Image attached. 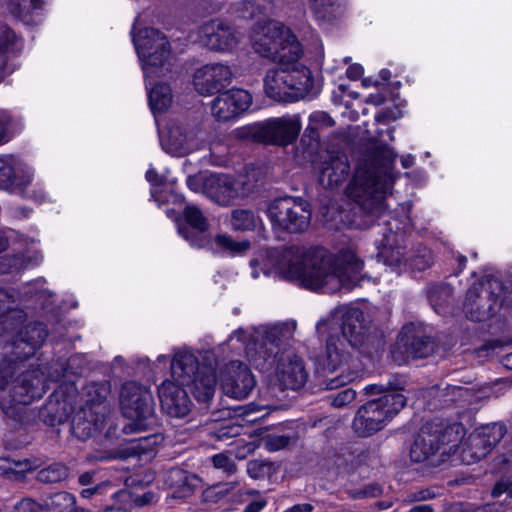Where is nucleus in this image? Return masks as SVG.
<instances>
[{"label": "nucleus", "instance_id": "f8f14e48", "mask_svg": "<svg viewBox=\"0 0 512 512\" xmlns=\"http://www.w3.org/2000/svg\"><path fill=\"white\" fill-rule=\"evenodd\" d=\"M120 404L123 415L131 420L123 428L125 433L144 430L153 422L154 400L146 387L133 381L124 383L120 392Z\"/></svg>", "mask_w": 512, "mask_h": 512}, {"label": "nucleus", "instance_id": "0e129e2a", "mask_svg": "<svg viewBox=\"0 0 512 512\" xmlns=\"http://www.w3.org/2000/svg\"><path fill=\"white\" fill-rule=\"evenodd\" d=\"M363 74V67L359 64L350 65L347 68L346 75L351 80H357Z\"/></svg>", "mask_w": 512, "mask_h": 512}, {"label": "nucleus", "instance_id": "5fc2aeb1", "mask_svg": "<svg viewBox=\"0 0 512 512\" xmlns=\"http://www.w3.org/2000/svg\"><path fill=\"white\" fill-rule=\"evenodd\" d=\"M356 398V392L350 388L340 391L332 400V405L334 407L340 408L344 407L351 402H353Z\"/></svg>", "mask_w": 512, "mask_h": 512}, {"label": "nucleus", "instance_id": "79ce46f5", "mask_svg": "<svg viewBox=\"0 0 512 512\" xmlns=\"http://www.w3.org/2000/svg\"><path fill=\"white\" fill-rule=\"evenodd\" d=\"M215 241L220 247L231 254H241L250 248L248 240L235 241L227 235H217Z\"/></svg>", "mask_w": 512, "mask_h": 512}, {"label": "nucleus", "instance_id": "8fccbe9b", "mask_svg": "<svg viewBox=\"0 0 512 512\" xmlns=\"http://www.w3.org/2000/svg\"><path fill=\"white\" fill-rule=\"evenodd\" d=\"M11 123L12 118L10 114L7 111L0 110V145L7 143L11 139Z\"/></svg>", "mask_w": 512, "mask_h": 512}, {"label": "nucleus", "instance_id": "423d86ee", "mask_svg": "<svg viewBox=\"0 0 512 512\" xmlns=\"http://www.w3.org/2000/svg\"><path fill=\"white\" fill-rule=\"evenodd\" d=\"M261 179V172L255 167H247L238 177L226 174H211L204 180L206 195L219 205H230L247 198Z\"/></svg>", "mask_w": 512, "mask_h": 512}, {"label": "nucleus", "instance_id": "49530a36", "mask_svg": "<svg viewBox=\"0 0 512 512\" xmlns=\"http://www.w3.org/2000/svg\"><path fill=\"white\" fill-rule=\"evenodd\" d=\"M20 192L24 193L26 197L31 198L39 203L50 202L53 200L52 195L45 189L44 185L39 182L35 184L33 189L27 190L26 188Z\"/></svg>", "mask_w": 512, "mask_h": 512}, {"label": "nucleus", "instance_id": "f3484780", "mask_svg": "<svg viewBox=\"0 0 512 512\" xmlns=\"http://www.w3.org/2000/svg\"><path fill=\"white\" fill-rule=\"evenodd\" d=\"M340 328L343 338L353 347H360L367 337L364 315L359 308H344L333 311L328 317L318 321L316 330L319 335Z\"/></svg>", "mask_w": 512, "mask_h": 512}, {"label": "nucleus", "instance_id": "bf43d9fd", "mask_svg": "<svg viewBox=\"0 0 512 512\" xmlns=\"http://www.w3.org/2000/svg\"><path fill=\"white\" fill-rule=\"evenodd\" d=\"M257 445L254 442H247L242 444V440H239L237 443L236 457L239 459H244L248 454H251L255 451Z\"/></svg>", "mask_w": 512, "mask_h": 512}, {"label": "nucleus", "instance_id": "e2e57ef3", "mask_svg": "<svg viewBox=\"0 0 512 512\" xmlns=\"http://www.w3.org/2000/svg\"><path fill=\"white\" fill-rule=\"evenodd\" d=\"M267 504V501L264 498H259L257 500L252 501L246 507L244 512H260Z\"/></svg>", "mask_w": 512, "mask_h": 512}, {"label": "nucleus", "instance_id": "4be33fe9", "mask_svg": "<svg viewBox=\"0 0 512 512\" xmlns=\"http://www.w3.org/2000/svg\"><path fill=\"white\" fill-rule=\"evenodd\" d=\"M34 180V169L20 158L11 155H0V188L23 191Z\"/></svg>", "mask_w": 512, "mask_h": 512}, {"label": "nucleus", "instance_id": "6e6552de", "mask_svg": "<svg viewBox=\"0 0 512 512\" xmlns=\"http://www.w3.org/2000/svg\"><path fill=\"white\" fill-rule=\"evenodd\" d=\"M133 43L145 78L162 76L169 71L170 44L163 33L145 28L133 33Z\"/></svg>", "mask_w": 512, "mask_h": 512}, {"label": "nucleus", "instance_id": "a18cd8bd", "mask_svg": "<svg viewBox=\"0 0 512 512\" xmlns=\"http://www.w3.org/2000/svg\"><path fill=\"white\" fill-rule=\"evenodd\" d=\"M213 466L222 470L227 475H232L237 471V466L232 458L225 453H219L212 457Z\"/></svg>", "mask_w": 512, "mask_h": 512}, {"label": "nucleus", "instance_id": "dca6fc26", "mask_svg": "<svg viewBox=\"0 0 512 512\" xmlns=\"http://www.w3.org/2000/svg\"><path fill=\"white\" fill-rule=\"evenodd\" d=\"M294 330L295 325L288 323L261 328L257 333V339L254 343V354H252L251 348H249L248 352L253 365L257 368L265 369L266 364H273L281 348L292 339Z\"/></svg>", "mask_w": 512, "mask_h": 512}, {"label": "nucleus", "instance_id": "13d9d810", "mask_svg": "<svg viewBox=\"0 0 512 512\" xmlns=\"http://www.w3.org/2000/svg\"><path fill=\"white\" fill-rule=\"evenodd\" d=\"M502 494H507L509 497H512V481L500 480L496 483L492 490V496L499 497Z\"/></svg>", "mask_w": 512, "mask_h": 512}, {"label": "nucleus", "instance_id": "052dcab7", "mask_svg": "<svg viewBox=\"0 0 512 512\" xmlns=\"http://www.w3.org/2000/svg\"><path fill=\"white\" fill-rule=\"evenodd\" d=\"M310 121L315 122L320 125L331 126L333 124V120L331 117L325 112H315L310 116Z\"/></svg>", "mask_w": 512, "mask_h": 512}, {"label": "nucleus", "instance_id": "de8ad7c7", "mask_svg": "<svg viewBox=\"0 0 512 512\" xmlns=\"http://www.w3.org/2000/svg\"><path fill=\"white\" fill-rule=\"evenodd\" d=\"M232 220L237 224H256L262 222L252 209H236L232 212Z\"/></svg>", "mask_w": 512, "mask_h": 512}, {"label": "nucleus", "instance_id": "ea45409f", "mask_svg": "<svg viewBox=\"0 0 512 512\" xmlns=\"http://www.w3.org/2000/svg\"><path fill=\"white\" fill-rule=\"evenodd\" d=\"M68 468L61 463H54L41 469L37 473V480L45 484H54L65 480L68 477Z\"/></svg>", "mask_w": 512, "mask_h": 512}, {"label": "nucleus", "instance_id": "aec40b11", "mask_svg": "<svg viewBox=\"0 0 512 512\" xmlns=\"http://www.w3.org/2000/svg\"><path fill=\"white\" fill-rule=\"evenodd\" d=\"M266 214L273 224H308L311 220L309 203L291 196L273 200L268 205Z\"/></svg>", "mask_w": 512, "mask_h": 512}, {"label": "nucleus", "instance_id": "2f4dec72", "mask_svg": "<svg viewBox=\"0 0 512 512\" xmlns=\"http://www.w3.org/2000/svg\"><path fill=\"white\" fill-rule=\"evenodd\" d=\"M164 481L173 490V497L185 498L193 493L199 483V478L195 474L175 467L166 472Z\"/></svg>", "mask_w": 512, "mask_h": 512}, {"label": "nucleus", "instance_id": "a19ab883", "mask_svg": "<svg viewBox=\"0 0 512 512\" xmlns=\"http://www.w3.org/2000/svg\"><path fill=\"white\" fill-rule=\"evenodd\" d=\"M113 498L122 503L132 501L135 506L142 507V506L153 503L156 499V495L153 492L148 491L142 495L133 496L127 490H120L113 494Z\"/></svg>", "mask_w": 512, "mask_h": 512}, {"label": "nucleus", "instance_id": "bb28decb", "mask_svg": "<svg viewBox=\"0 0 512 512\" xmlns=\"http://www.w3.org/2000/svg\"><path fill=\"white\" fill-rule=\"evenodd\" d=\"M351 357L345 342L337 335L331 334L325 347L313 356L318 370L334 372L349 362Z\"/></svg>", "mask_w": 512, "mask_h": 512}, {"label": "nucleus", "instance_id": "6e6d98bb", "mask_svg": "<svg viewBox=\"0 0 512 512\" xmlns=\"http://www.w3.org/2000/svg\"><path fill=\"white\" fill-rule=\"evenodd\" d=\"M436 496V492L431 488H423L417 491L411 492L407 495V502H417L432 499Z\"/></svg>", "mask_w": 512, "mask_h": 512}, {"label": "nucleus", "instance_id": "37998d69", "mask_svg": "<svg viewBox=\"0 0 512 512\" xmlns=\"http://www.w3.org/2000/svg\"><path fill=\"white\" fill-rule=\"evenodd\" d=\"M15 40L16 36L13 31L7 27L0 28V82L3 79V69L6 63L5 53Z\"/></svg>", "mask_w": 512, "mask_h": 512}, {"label": "nucleus", "instance_id": "0eeeda50", "mask_svg": "<svg viewBox=\"0 0 512 512\" xmlns=\"http://www.w3.org/2000/svg\"><path fill=\"white\" fill-rule=\"evenodd\" d=\"M464 428L461 424L444 425L433 420L425 423L414 438L410 447V459L420 463L433 456L441 446L454 448L462 440Z\"/></svg>", "mask_w": 512, "mask_h": 512}, {"label": "nucleus", "instance_id": "69168bd1", "mask_svg": "<svg viewBox=\"0 0 512 512\" xmlns=\"http://www.w3.org/2000/svg\"><path fill=\"white\" fill-rule=\"evenodd\" d=\"M30 210L27 208H16L12 211V219L15 221H24L29 218Z\"/></svg>", "mask_w": 512, "mask_h": 512}, {"label": "nucleus", "instance_id": "393cba45", "mask_svg": "<svg viewBox=\"0 0 512 512\" xmlns=\"http://www.w3.org/2000/svg\"><path fill=\"white\" fill-rule=\"evenodd\" d=\"M277 377L284 388L297 390L305 385L308 372L304 360L292 351H284L277 364Z\"/></svg>", "mask_w": 512, "mask_h": 512}, {"label": "nucleus", "instance_id": "412c9836", "mask_svg": "<svg viewBox=\"0 0 512 512\" xmlns=\"http://www.w3.org/2000/svg\"><path fill=\"white\" fill-rule=\"evenodd\" d=\"M233 76L232 69L227 64H206L194 72L193 86L200 95L210 96L230 85Z\"/></svg>", "mask_w": 512, "mask_h": 512}, {"label": "nucleus", "instance_id": "a878e982", "mask_svg": "<svg viewBox=\"0 0 512 512\" xmlns=\"http://www.w3.org/2000/svg\"><path fill=\"white\" fill-rule=\"evenodd\" d=\"M162 410L171 417L183 418L191 408V401L185 389L178 382L164 381L158 388Z\"/></svg>", "mask_w": 512, "mask_h": 512}, {"label": "nucleus", "instance_id": "603ef678", "mask_svg": "<svg viewBox=\"0 0 512 512\" xmlns=\"http://www.w3.org/2000/svg\"><path fill=\"white\" fill-rule=\"evenodd\" d=\"M17 512H45L44 501L39 503L32 498H23L14 505Z\"/></svg>", "mask_w": 512, "mask_h": 512}, {"label": "nucleus", "instance_id": "2eb2a0df", "mask_svg": "<svg viewBox=\"0 0 512 512\" xmlns=\"http://www.w3.org/2000/svg\"><path fill=\"white\" fill-rule=\"evenodd\" d=\"M502 285L498 280L486 279L472 285L463 305L466 316L472 321H484L492 317L502 302Z\"/></svg>", "mask_w": 512, "mask_h": 512}, {"label": "nucleus", "instance_id": "f257e3e1", "mask_svg": "<svg viewBox=\"0 0 512 512\" xmlns=\"http://www.w3.org/2000/svg\"><path fill=\"white\" fill-rule=\"evenodd\" d=\"M252 49L259 56L278 63L264 77L265 94L278 102H295L316 96L320 91L317 72L324 59L319 41L315 60L307 64L303 46L292 30L280 22L268 21L254 27L250 36Z\"/></svg>", "mask_w": 512, "mask_h": 512}, {"label": "nucleus", "instance_id": "680f3d73", "mask_svg": "<svg viewBox=\"0 0 512 512\" xmlns=\"http://www.w3.org/2000/svg\"><path fill=\"white\" fill-rule=\"evenodd\" d=\"M108 486H110L109 483H102L92 488H85L80 492V494L83 498L89 499L96 494H101L103 489Z\"/></svg>", "mask_w": 512, "mask_h": 512}, {"label": "nucleus", "instance_id": "39448f33", "mask_svg": "<svg viewBox=\"0 0 512 512\" xmlns=\"http://www.w3.org/2000/svg\"><path fill=\"white\" fill-rule=\"evenodd\" d=\"M172 377L182 386H191L194 397L203 403L213 398L216 373L210 366L200 367L196 356L188 350L175 353L171 362Z\"/></svg>", "mask_w": 512, "mask_h": 512}, {"label": "nucleus", "instance_id": "20e7f679", "mask_svg": "<svg viewBox=\"0 0 512 512\" xmlns=\"http://www.w3.org/2000/svg\"><path fill=\"white\" fill-rule=\"evenodd\" d=\"M405 380L392 376L386 384H372L365 387L367 394L385 393L361 406L352 423L353 430L361 437L371 436L382 430L406 405L403 390Z\"/></svg>", "mask_w": 512, "mask_h": 512}, {"label": "nucleus", "instance_id": "9b49d317", "mask_svg": "<svg viewBox=\"0 0 512 512\" xmlns=\"http://www.w3.org/2000/svg\"><path fill=\"white\" fill-rule=\"evenodd\" d=\"M46 390L43 372L39 369L27 370L13 381L8 395L0 396V407L7 417L16 419L22 406L42 398Z\"/></svg>", "mask_w": 512, "mask_h": 512}, {"label": "nucleus", "instance_id": "ddd939ff", "mask_svg": "<svg viewBox=\"0 0 512 512\" xmlns=\"http://www.w3.org/2000/svg\"><path fill=\"white\" fill-rule=\"evenodd\" d=\"M205 136V131L195 122L174 119L160 130V144L168 154L182 157L202 149L206 145Z\"/></svg>", "mask_w": 512, "mask_h": 512}, {"label": "nucleus", "instance_id": "f03ea898", "mask_svg": "<svg viewBox=\"0 0 512 512\" xmlns=\"http://www.w3.org/2000/svg\"><path fill=\"white\" fill-rule=\"evenodd\" d=\"M276 271L285 279L296 280L312 291L335 293L355 287L364 268L354 246L331 253L321 246H292L277 253Z\"/></svg>", "mask_w": 512, "mask_h": 512}, {"label": "nucleus", "instance_id": "a211bd4d", "mask_svg": "<svg viewBox=\"0 0 512 512\" xmlns=\"http://www.w3.org/2000/svg\"><path fill=\"white\" fill-rule=\"evenodd\" d=\"M505 433V427L499 423L480 427L468 437L461 451L462 460L469 465L483 459L501 441Z\"/></svg>", "mask_w": 512, "mask_h": 512}, {"label": "nucleus", "instance_id": "3c124183", "mask_svg": "<svg viewBox=\"0 0 512 512\" xmlns=\"http://www.w3.org/2000/svg\"><path fill=\"white\" fill-rule=\"evenodd\" d=\"M15 373V365L7 359L0 361V390L6 388Z\"/></svg>", "mask_w": 512, "mask_h": 512}, {"label": "nucleus", "instance_id": "09e8293b", "mask_svg": "<svg viewBox=\"0 0 512 512\" xmlns=\"http://www.w3.org/2000/svg\"><path fill=\"white\" fill-rule=\"evenodd\" d=\"M269 471V464L263 460H251L247 463V473L253 479H262Z\"/></svg>", "mask_w": 512, "mask_h": 512}, {"label": "nucleus", "instance_id": "7ed1b4c3", "mask_svg": "<svg viewBox=\"0 0 512 512\" xmlns=\"http://www.w3.org/2000/svg\"><path fill=\"white\" fill-rule=\"evenodd\" d=\"M397 154L390 147L377 150L373 160L359 163L347 193L365 212L380 214L397 177L394 162Z\"/></svg>", "mask_w": 512, "mask_h": 512}, {"label": "nucleus", "instance_id": "5701e85b", "mask_svg": "<svg viewBox=\"0 0 512 512\" xmlns=\"http://www.w3.org/2000/svg\"><path fill=\"white\" fill-rule=\"evenodd\" d=\"M220 381L224 393L238 400L246 398L255 387L252 373L239 361H231L225 366Z\"/></svg>", "mask_w": 512, "mask_h": 512}, {"label": "nucleus", "instance_id": "58836bf2", "mask_svg": "<svg viewBox=\"0 0 512 512\" xmlns=\"http://www.w3.org/2000/svg\"><path fill=\"white\" fill-rule=\"evenodd\" d=\"M75 503V498L68 492H58L44 499L45 512H69Z\"/></svg>", "mask_w": 512, "mask_h": 512}, {"label": "nucleus", "instance_id": "c9c22d12", "mask_svg": "<svg viewBox=\"0 0 512 512\" xmlns=\"http://www.w3.org/2000/svg\"><path fill=\"white\" fill-rule=\"evenodd\" d=\"M43 3V0H10L9 11L25 24L35 25L40 21Z\"/></svg>", "mask_w": 512, "mask_h": 512}, {"label": "nucleus", "instance_id": "1a4fd4ad", "mask_svg": "<svg viewBox=\"0 0 512 512\" xmlns=\"http://www.w3.org/2000/svg\"><path fill=\"white\" fill-rule=\"evenodd\" d=\"M301 131L297 116L284 115L269 118L237 128L234 135L240 139H251L265 144L286 146L296 140Z\"/></svg>", "mask_w": 512, "mask_h": 512}, {"label": "nucleus", "instance_id": "e433bc0d", "mask_svg": "<svg viewBox=\"0 0 512 512\" xmlns=\"http://www.w3.org/2000/svg\"><path fill=\"white\" fill-rule=\"evenodd\" d=\"M178 233L192 246L199 248L209 246L212 241L208 226H178Z\"/></svg>", "mask_w": 512, "mask_h": 512}, {"label": "nucleus", "instance_id": "c756f323", "mask_svg": "<svg viewBox=\"0 0 512 512\" xmlns=\"http://www.w3.org/2000/svg\"><path fill=\"white\" fill-rule=\"evenodd\" d=\"M47 329L42 323H30L22 330L13 345L21 352H15L17 358H28L34 354L47 337Z\"/></svg>", "mask_w": 512, "mask_h": 512}, {"label": "nucleus", "instance_id": "4c0bfd02", "mask_svg": "<svg viewBox=\"0 0 512 512\" xmlns=\"http://www.w3.org/2000/svg\"><path fill=\"white\" fill-rule=\"evenodd\" d=\"M42 260L41 255L35 254L34 256H21L14 255L5 257L0 264V271L2 273H9L12 271L22 270L31 266L38 265Z\"/></svg>", "mask_w": 512, "mask_h": 512}, {"label": "nucleus", "instance_id": "72a5a7b5", "mask_svg": "<svg viewBox=\"0 0 512 512\" xmlns=\"http://www.w3.org/2000/svg\"><path fill=\"white\" fill-rule=\"evenodd\" d=\"M16 300L15 292L0 289V325H3L1 332L12 330L22 318V312L16 309Z\"/></svg>", "mask_w": 512, "mask_h": 512}, {"label": "nucleus", "instance_id": "4468645a", "mask_svg": "<svg viewBox=\"0 0 512 512\" xmlns=\"http://www.w3.org/2000/svg\"><path fill=\"white\" fill-rule=\"evenodd\" d=\"M86 405L72 419L73 434L82 440L90 438L102 428L107 407L104 404L108 394L105 383H93L87 386Z\"/></svg>", "mask_w": 512, "mask_h": 512}, {"label": "nucleus", "instance_id": "c85d7f7f", "mask_svg": "<svg viewBox=\"0 0 512 512\" xmlns=\"http://www.w3.org/2000/svg\"><path fill=\"white\" fill-rule=\"evenodd\" d=\"M399 348H404L407 357L424 358L431 353L429 338L414 324L405 325L397 342Z\"/></svg>", "mask_w": 512, "mask_h": 512}, {"label": "nucleus", "instance_id": "9d476101", "mask_svg": "<svg viewBox=\"0 0 512 512\" xmlns=\"http://www.w3.org/2000/svg\"><path fill=\"white\" fill-rule=\"evenodd\" d=\"M153 185L151 196L161 207L166 204L165 212L171 221H184L186 224H204L208 221L205 213L195 204L185 202L182 195L171 189L168 193L163 176H159L154 168H149L145 175Z\"/></svg>", "mask_w": 512, "mask_h": 512}, {"label": "nucleus", "instance_id": "cd10ccee", "mask_svg": "<svg viewBox=\"0 0 512 512\" xmlns=\"http://www.w3.org/2000/svg\"><path fill=\"white\" fill-rule=\"evenodd\" d=\"M399 231V227L396 231L386 228L378 246V258L393 269L400 268L402 264L406 265L407 261L405 247L402 245L403 237Z\"/></svg>", "mask_w": 512, "mask_h": 512}, {"label": "nucleus", "instance_id": "7c9ffc66", "mask_svg": "<svg viewBox=\"0 0 512 512\" xmlns=\"http://www.w3.org/2000/svg\"><path fill=\"white\" fill-rule=\"evenodd\" d=\"M350 166L345 155L331 156L324 162L320 174V182L328 188H335L343 183L349 175Z\"/></svg>", "mask_w": 512, "mask_h": 512}, {"label": "nucleus", "instance_id": "473e14b6", "mask_svg": "<svg viewBox=\"0 0 512 512\" xmlns=\"http://www.w3.org/2000/svg\"><path fill=\"white\" fill-rule=\"evenodd\" d=\"M145 78L148 101L150 108L156 117L157 114L167 111L173 103V94L170 86L166 83L154 84V78Z\"/></svg>", "mask_w": 512, "mask_h": 512}, {"label": "nucleus", "instance_id": "c03bdc74", "mask_svg": "<svg viewBox=\"0 0 512 512\" xmlns=\"http://www.w3.org/2000/svg\"><path fill=\"white\" fill-rule=\"evenodd\" d=\"M433 263V257L431 251L424 248L417 255H414L409 258L408 265L417 271H423L429 268Z\"/></svg>", "mask_w": 512, "mask_h": 512}, {"label": "nucleus", "instance_id": "774afa93", "mask_svg": "<svg viewBox=\"0 0 512 512\" xmlns=\"http://www.w3.org/2000/svg\"><path fill=\"white\" fill-rule=\"evenodd\" d=\"M503 506L499 503L487 504L481 507L478 512H502Z\"/></svg>", "mask_w": 512, "mask_h": 512}, {"label": "nucleus", "instance_id": "f704fd0d", "mask_svg": "<svg viewBox=\"0 0 512 512\" xmlns=\"http://www.w3.org/2000/svg\"><path fill=\"white\" fill-rule=\"evenodd\" d=\"M307 4L320 24L333 22L341 18L346 11L343 3L334 0H307Z\"/></svg>", "mask_w": 512, "mask_h": 512}, {"label": "nucleus", "instance_id": "b1692460", "mask_svg": "<svg viewBox=\"0 0 512 512\" xmlns=\"http://www.w3.org/2000/svg\"><path fill=\"white\" fill-rule=\"evenodd\" d=\"M201 41L211 50L229 52L238 47L242 34L219 20L211 21L201 28Z\"/></svg>", "mask_w": 512, "mask_h": 512}, {"label": "nucleus", "instance_id": "6ab92c4d", "mask_svg": "<svg viewBox=\"0 0 512 512\" xmlns=\"http://www.w3.org/2000/svg\"><path fill=\"white\" fill-rule=\"evenodd\" d=\"M252 105V95L244 89L219 93L210 103V112L217 122H229L244 114Z\"/></svg>", "mask_w": 512, "mask_h": 512}, {"label": "nucleus", "instance_id": "338daca9", "mask_svg": "<svg viewBox=\"0 0 512 512\" xmlns=\"http://www.w3.org/2000/svg\"><path fill=\"white\" fill-rule=\"evenodd\" d=\"M314 510V507L310 503H301L296 504L283 512H312Z\"/></svg>", "mask_w": 512, "mask_h": 512}, {"label": "nucleus", "instance_id": "4d7b16f0", "mask_svg": "<svg viewBox=\"0 0 512 512\" xmlns=\"http://www.w3.org/2000/svg\"><path fill=\"white\" fill-rule=\"evenodd\" d=\"M356 377L355 373H348V374H340L339 376L335 378L329 379V381L326 384V389L333 390L337 389L341 386H344L350 382H352Z\"/></svg>", "mask_w": 512, "mask_h": 512}, {"label": "nucleus", "instance_id": "864d4df0", "mask_svg": "<svg viewBox=\"0 0 512 512\" xmlns=\"http://www.w3.org/2000/svg\"><path fill=\"white\" fill-rule=\"evenodd\" d=\"M33 467L30 462H18L14 464V467H9L5 470V474L8 478L13 480H23L25 472L31 471Z\"/></svg>", "mask_w": 512, "mask_h": 512}]
</instances>
